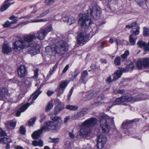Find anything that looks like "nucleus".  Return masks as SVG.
I'll return each mask as SVG.
<instances>
[{"mask_svg":"<svg viewBox=\"0 0 149 149\" xmlns=\"http://www.w3.org/2000/svg\"><path fill=\"white\" fill-rule=\"evenodd\" d=\"M146 43L145 42H143L142 41H139L137 43V44L139 47H144L146 45Z\"/></svg>","mask_w":149,"mask_h":149,"instance_id":"49530a36","label":"nucleus"},{"mask_svg":"<svg viewBox=\"0 0 149 149\" xmlns=\"http://www.w3.org/2000/svg\"><path fill=\"white\" fill-rule=\"evenodd\" d=\"M95 92L93 91H90L87 93L84 96V98L86 100H89L91 99L93 96H95Z\"/></svg>","mask_w":149,"mask_h":149,"instance_id":"bb28decb","label":"nucleus"},{"mask_svg":"<svg viewBox=\"0 0 149 149\" xmlns=\"http://www.w3.org/2000/svg\"><path fill=\"white\" fill-rule=\"evenodd\" d=\"M54 93V92L53 91L50 90L47 91V95L48 96H51Z\"/></svg>","mask_w":149,"mask_h":149,"instance_id":"052dcab7","label":"nucleus"},{"mask_svg":"<svg viewBox=\"0 0 149 149\" xmlns=\"http://www.w3.org/2000/svg\"><path fill=\"white\" fill-rule=\"evenodd\" d=\"M38 68L34 70V75L33 77V78H36L38 77Z\"/></svg>","mask_w":149,"mask_h":149,"instance_id":"3c124183","label":"nucleus"},{"mask_svg":"<svg viewBox=\"0 0 149 149\" xmlns=\"http://www.w3.org/2000/svg\"><path fill=\"white\" fill-rule=\"evenodd\" d=\"M13 46L14 49L16 52L28 47L30 46V45L29 44H26L22 38H20L19 40H17L13 43Z\"/></svg>","mask_w":149,"mask_h":149,"instance_id":"0eeeda50","label":"nucleus"},{"mask_svg":"<svg viewBox=\"0 0 149 149\" xmlns=\"http://www.w3.org/2000/svg\"><path fill=\"white\" fill-rule=\"evenodd\" d=\"M68 49V46L66 42L61 40L55 45L47 46L45 48L46 53L49 55L54 56L56 54L59 55L64 54Z\"/></svg>","mask_w":149,"mask_h":149,"instance_id":"f257e3e1","label":"nucleus"},{"mask_svg":"<svg viewBox=\"0 0 149 149\" xmlns=\"http://www.w3.org/2000/svg\"><path fill=\"white\" fill-rule=\"evenodd\" d=\"M102 102L100 100H98L97 98L96 100H94V102L92 104V105L93 107H96L102 104Z\"/></svg>","mask_w":149,"mask_h":149,"instance_id":"e433bc0d","label":"nucleus"},{"mask_svg":"<svg viewBox=\"0 0 149 149\" xmlns=\"http://www.w3.org/2000/svg\"><path fill=\"white\" fill-rule=\"evenodd\" d=\"M35 34H31L24 36L23 37L24 41L27 44H29L30 46L28 47V53L31 56L34 55L39 53L40 51L39 45L36 43L30 44L34 40L36 39Z\"/></svg>","mask_w":149,"mask_h":149,"instance_id":"f03ea898","label":"nucleus"},{"mask_svg":"<svg viewBox=\"0 0 149 149\" xmlns=\"http://www.w3.org/2000/svg\"><path fill=\"white\" fill-rule=\"evenodd\" d=\"M41 85L39 88L36 90V92L34 93L31 96V97H32V100L34 101L37 98L38 95L41 93V92L39 91V90L41 88Z\"/></svg>","mask_w":149,"mask_h":149,"instance_id":"c756f323","label":"nucleus"},{"mask_svg":"<svg viewBox=\"0 0 149 149\" xmlns=\"http://www.w3.org/2000/svg\"><path fill=\"white\" fill-rule=\"evenodd\" d=\"M53 107V105L51 103H49L46 108V111H49Z\"/></svg>","mask_w":149,"mask_h":149,"instance_id":"de8ad7c7","label":"nucleus"},{"mask_svg":"<svg viewBox=\"0 0 149 149\" xmlns=\"http://www.w3.org/2000/svg\"><path fill=\"white\" fill-rule=\"evenodd\" d=\"M47 19L46 18H43L41 19H32L29 22L28 21H26L25 22H22L19 23L16 26H15L13 27V28H15L17 27H18L20 25L22 24H28L29 23H37V22H45L47 21Z\"/></svg>","mask_w":149,"mask_h":149,"instance_id":"dca6fc26","label":"nucleus"},{"mask_svg":"<svg viewBox=\"0 0 149 149\" xmlns=\"http://www.w3.org/2000/svg\"><path fill=\"white\" fill-rule=\"evenodd\" d=\"M107 140L106 138L102 134L98 135L97 136V148L98 149H102L104 148Z\"/></svg>","mask_w":149,"mask_h":149,"instance_id":"ddd939ff","label":"nucleus"},{"mask_svg":"<svg viewBox=\"0 0 149 149\" xmlns=\"http://www.w3.org/2000/svg\"><path fill=\"white\" fill-rule=\"evenodd\" d=\"M67 83L66 81H62L59 84V87L62 88H64V89H65L66 86L67 85Z\"/></svg>","mask_w":149,"mask_h":149,"instance_id":"79ce46f5","label":"nucleus"},{"mask_svg":"<svg viewBox=\"0 0 149 149\" xmlns=\"http://www.w3.org/2000/svg\"><path fill=\"white\" fill-rule=\"evenodd\" d=\"M52 30V26H49L47 28H42L38 31L37 33V38L40 40L44 39L47 33Z\"/></svg>","mask_w":149,"mask_h":149,"instance_id":"6e6552de","label":"nucleus"},{"mask_svg":"<svg viewBox=\"0 0 149 149\" xmlns=\"http://www.w3.org/2000/svg\"><path fill=\"white\" fill-rule=\"evenodd\" d=\"M44 130L42 127L40 129L34 131L32 134L33 138L34 139H37L40 136V134Z\"/></svg>","mask_w":149,"mask_h":149,"instance_id":"b1692460","label":"nucleus"},{"mask_svg":"<svg viewBox=\"0 0 149 149\" xmlns=\"http://www.w3.org/2000/svg\"><path fill=\"white\" fill-rule=\"evenodd\" d=\"M56 0H46L45 1V3L48 5L52 4Z\"/></svg>","mask_w":149,"mask_h":149,"instance_id":"8fccbe9b","label":"nucleus"},{"mask_svg":"<svg viewBox=\"0 0 149 149\" xmlns=\"http://www.w3.org/2000/svg\"><path fill=\"white\" fill-rule=\"evenodd\" d=\"M58 128V126L54 122L52 121L46 122L42 127V129L45 131L51 130H56Z\"/></svg>","mask_w":149,"mask_h":149,"instance_id":"2eb2a0df","label":"nucleus"},{"mask_svg":"<svg viewBox=\"0 0 149 149\" xmlns=\"http://www.w3.org/2000/svg\"><path fill=\"white\" fill-rule=\"evenodd\" d=\"M49 139H50V140L49 141V142L50 143L52 142L56 143L59 141V138H51V137H50Z\"/></svg>","mask_w":149,"mask_h":149,"instance_id":"c03bdc74","label":"nucleus"},{"mask_svg":"<svg viewBox=\"0 0 149 149\" xmlns=\"http://www.w3.org/2000/svg\"><path fill=\"white\" fill-rule=\"evenodd\" d=\"M58 62L56 63L55 65L53 67L52 69H53L52 71V70H51L50 72H53L54 71L56 68H57L58 66Z\"/></svg>","mask_w":149,"mask_h":149,"instance_id":"bf43d9fd","label":"nucleus"},{"mask_svg":"<svg viewBox=\"0 0 149 149\" xmlns=\"http://www.w3.org/2000/svg\"><path fill=\"white\" fill-rule=\"evenodd\" d=\"M12 0H6L3 3V5L0 8L1 11L2 12L6 10L14 2L10 3Z\"/></svg>","mask_w":149,"mask_h":149,"instance_id":"4be33fe9","label":"nucleus"},{"mask_svg":"<svg viewBox=\"0 0 149 149\" xmlns=\"http://www.w3.org/2000/svg\"><path fill=\"white\" fill-rule=\"evenodd\" d=\"M2 51L4 54H8L12 52V49L8 44L4 43L2 45Z\"/></svg>","mask_w":149,"mask_h":149,"instance_id":"aec40b11","label":"nucleus"},{"mask_svg":"<svg viewBox=\"0 0 149 149\" xmlns=\"http://www.w3.org/2000/svg\"><path fill=\"white\" fill-rule=\"evenodd\" d=\"M129 55V52L128 50L125 51L124 53L120 56L121 61H125L127 59V56Z\"/></svg>","mask_w":149,"mask_h":149,"instance_id":"473e14b6","label":"nucleus"},{"mask_svg":"<svg viewBox=\"0 0 149 149\" xmlns=\"http://www.w3.org/2000/svg\"><path fill=\"white\" fill-rule=\"evenodd\" d=\"M89 37V34H87L86 31L80 33L77 36V44H83L86 42L88 40Z\"/></svg>","mask_w":149,"mask_h":149,"instance_id":"9b49d317","label":"nucleus"},{"mask_svg":"<svg viewBox=\"0 0 149 149\" xmlns=\"http://www.w3.org/2000/svg\"><path fill=\"white\" fill-rule=\"evenodd\" d=\"M65 89L64 88H61L59 87L56 90V92L57 93L58 96H59L61 94L63 93Z\"/></svg>","mask_w":149,"mask_h":149,"instance_id":"4c0bfd02","label":"nucleus"},{"mask_svg":"<svg viewBox=\"0 0 149 149\" xmlns=\"http://www.w3.org/2000/svg\"><path fill=\"white\" fill-rule=\"evenodd\" d=\"M0 135L1 136L3 137L5 136H7V134L1 128H0Z\"/></svg>","mask_w":149,"mask_h":149,"instance_id":"09e8293b","label":"nucleus"},{"mask_svg":"<svg viewBox=\"0 0 149 149\" xmlns=\"http://www.w3.org/2000/svg\"><path fill=\"white\" fill-rule=\"evenodd\" d=\"M104 96L103 94L100 95L97 98L98 100H100L102 102L103 100L105 99Z\"/></svg>","mask_w":149,"mask_h":149,"instance_id":"5fc2aeb1","label":"nucleus"},{"mask_svg":"<svg viewBox=\"0 0 149 149\" xmlns=\"http://www.w3.org/2000/svg\"><path fill=\"white\" fill-rule=\"evenodd\" d=\"M2 142L4 143H9L11 142V139L9 138L4 137H2Z\"/></svg>","mask_w":149,"mask_h":149,"instance_id":"a19ab883","label":"nucleus"},{"mask_svg":"<svg viewBox=\"0 0 149 149\" xmlns=\"http://www.w3.org/2000/svg\"><path fill=\"white\" fill-rule=\"evenodd\" d=\"M113 123V118H110L107 115L102 116L100 120V124L103 132H108L110 130V124Z\"/></svg>","mask_w":149,"mask_h":149,"instance_id":"20e7f679","label":"nucleus"},{"mask_svg":"<svg viewBox=\"0 0 149 149\" xmlns=\"http://www.w3.org/2000/svg\"><path fill=\"white\" fill-rule=\"evenodd\" d=\"M133 122L132 120L127 121L123 122L122 125V127L123 129H127L130 127L131 124Z\"/></svg>","mask_w":149,"mask_h":149,"instance_id":"7c9ffc66","label":"nucleus"},{"mask_svg":"<svg viewBox=\"0 0 149 149\" xmlns=\"http://www.w3.org/2000/svg\"><path fill=\"white\" fill-rule=\"evenodd\" d=\"M32 144L34 146H38L40 147H42L44 145L43 141L41 139L38 141L34 140L32 141Z\"/></svg>","mask_w":149,"mask_h":149,"instance_id":"cd10ccee","label":"nucleus"},{"mask_svg":"<svg viewBox=\"0 0 149 149\" xmlns=\"http://www.w3.org/2000/svg\"><path fill=\"white\" fill-rule=\"evenodd\" d=\"M56 101L58 103V105L56 106L55 110L54 111V113L55 115L57 114L58 113L61 111L64 108V104L62 103L59 99H57Z\"/></svg>","mask_w":149,"mask_h":149,"instance_id":"412c9836","label":"nucleus"},{"mask_svg":"<svg viewBox=\"0 0 149 149\" xmlns=\"http://www.w3.org/2000/svg\"><path fill=\"white\" fill-rule=\"evenodd\" d=\"M8 95V90L7 88L3 87L0 89V96L1 100H5Z\"/></svg>","mask_w":149,"mask_h":149,"instance_id":"f3484780","label":"nucleus"},{"mask_svg":"<svg viewBox=\"0 0 149 149\" xmlns=\"http://www.w3.org/2000/svg\"><path fill=\"white\" fill-rule=\"evenodd\" d=\"M139 27H138L135 31L133 30L130 31L131 34L129 36V41L130 45H133L135 44L137 39L136 36L139 34Z\"/></svg>","mask_w":149,"mask_h":149,"instance_id":"9d476101","label":"nucleus"},{"mask_svg":"<svg viewBox=\"0 0 149 149\" xmlns=\"http://www.w3.org/2000/svg\"><path fill=\"white\" fill-rule=\"evenodd\" d=\"M96 122L97 120L94 118H89L83 122L80 130V135L83 137L88 136L91 133L90 128L95 126Z\"/></svg>","mask_w":149,"mask_h":149,"instance_id":"7ed1b4c3","label":"nucleus"},{"mask_svg":"<svg viewBox=\"0 0 149 149\" xmlns=\"http://www.w3.org/2000/svg\"><path fill=\"white\" fill-rule=\"evenodd\" d=\"M30 7L31 8L33 7V11L31 12V13H35L37 11V8L36 6H35L33 7L31 6Z\"/></svg>","mask_w":149,"mask_h":149,"instance_id":"680f3d73","label":"nucleus"},{"mask_svg":"<svg viewBox=\"0 0 149 149\" xmlns=\"http://www.w3.org/2000/svg\"><path fill=\"white\" fill-rule=\"evenodd\" d=\"M133 100V98L130 95L122 96L117 98L113 103V105L122 104L124 102H130Z\"/></svg>","mask_w":149,"mask_h":149,"instance_id":"1a4fd4ad","label":"nucleus"},{"mask_svg":"<svg viewBox=\"0 0 149 149\" xmlns=\"http://www.w3.org/2000/svg\"><path fill=\"white\" fill-rule=\"evenodd\" d=\"M50 12V9H48L47 10H46L44 12L38 15L37 16V18H40L42 17H44L45 16H46L48 14H49Z\"/></svg>","mask_w":149,"mask_h":149,"instance_id":"f704fd0d","label":"nucleus"},{"mask_svg":"<svg viewBox=\"0 0 149 149\" xmlns=\"http://www.w3.org/2000/svg\"><path fill=\"white\" fill-rule=\"evenodd\" d=\"M79 17L80 18L79 20V23L81 27L85 29L88 28L91 22V18L86 14H80Z\"/></svg>","mask_w":149,"mask_h":149,"instance_id":"39448f33","label":"nucleus"},{"mask_svg":"<svg viewBox=\"0 0 149 149\" xmlns=\"http://www.w3.org/2000/svg\"><path fill=\"white\" fill-rule=\"evenodd\" d=\"M51 119L54 122L60 123L61 122V119L60 117L58 116H52L51 117Z\"/></svg>","mask_w":149,"mask_h":149,"instance_id":"c9c22d12","label":"nucleus"},{"mask_svg":"<svg viewBox=\"0 0 149 149\" xmlns=\"http://www.w3.org/2000/svg\"><path fill=\"white\" fill-rule=\"evenodd\" d=\"M65 108L71 111H75L78 109V107L77 106L71 105H67L66 106Z\"/></svg>","mask_w":149,"mask_h":149,"instance_id":"72a5a7b5","label":"nucleus"},{"mask_svg":"<svg viewBox=\"0 0 149 149\" xmlns=\"http://www.w3.org/2000/svg\"><path fill=\"white\" fill-rule=\"evenodd\" d=\"M41 117L42 119L40 120V122L42 123V122L43 119H45L46 118V116L44 114H42L41 115Z\"/></svg>","mask_w":149,"mask_h":149,"instance_id":"338daca9","label":"nucleus"},{"mask_svg":"<svg viewBox=\"0 0 149 149\" xmlns=\"http://www.w3.org/2000/svg\"><path fill=\"white\" fill-rule=\"evenodd\" d=\"M80 72V70L79 69H77L74 72L73 74H72V77L73 79H72V81H73V79L75 78L79 74Z\"/></svg>","mask_w":149,"mask_h":149,"instance_id":"58836bf2","label":"nucleus"},{"mask_svg":"<svg viewBox=\"0 0 149 149\" xmlns=\"http://www.w3.org/2000/svg\"><path fill=\"white\" fill-rule=\"evenodd\" d=\"M70 118L69 116H67L65 117L64 120V123L66 124L68 122V121L70 120Z\"/></svg>","mask_w":149,"mask_h":149,"instance_id":"69168bd1","label":"nucleus"},{"mask_svg":"<svg viewBox=\"0 0 149 149\" xmlns=\"http://www.w3.org/2000/svg\"><path fill=\"white\" fill-rule=\"evenodd\" d=\"M134 68V63L132 62H131L129 64L127 65L125 68H120V70L121 71H123V72H126L130 70H132Z\"/></svg>","mask_w":149,"mask_h":149,"instance_id":"5701e85b","label":"nucleus"},{"mask_svg":"<svg viewBox=\"0 0 149 149\" xmlns=\"http://www.w3.org/2000/svg\"><path fill=\"white\" fill-rule=\"evenodd\" d=\"M17 74L20 78H23L28 74V71L26 66L23 65H20L17 70Z\"/></svg>","mask_w":149,"mask_h":149,"instance_id":"4468645a","label":"nucleus"},{"mask_svg":"<svg viewBox=\"0 0 149 149\" xmlns=\"http://www.w3.org/2000/svg\"><path fill=\"white\" fill-rule=\"evenodd\" d=\"M121 59L119 56H117L115 58L114 61L115 64L117 65H119L120 64V61Z\"/></svg>","mask_w":149,"mask_h":149,"instance_id":"ea45409f","label":"nucleus"},{"mask_svg":"<svg viewBox=\"0 0 149 149\" xmlns=\"http://www.w3.org/2000/svg\"><path fill=\"white\" fill-rule=\"evenodd\" d=\"M31 17V16L30 15H26L24 17H22L19 18V19H21L22 18L28 19L30 18Z\"/></svg>","mask_w":149,"mask_h":149,"instance_id":"0e129e2a","label":"nucleus"},{"mask_svg":"<svg viewBox=\"0 0 149 149\" xmlns=\"http://www.w3.org/2000/svg\"><path fill=\"white\" fill-rule=\"evenodd\" d=\"M34 102L32 101L30 102V104L29 103H27L23 105H22L19 109L18 111L16 113V115L17 116H20L21 113L24 112L27 108L31 104H32Z\"/></svg>","mask_w":149,"mask_h":149,"instance_id":"6ab92c4d","label":"nucleus"},{"mask_svg":"<svg viewBox=\"0 0 149 149\" xmlns=\"http://www.w3.org/2000/svg\"><path fill=\"white\" fill-rule=\"evenodd\" d=\"M123 72V71L121 70L120 68L119 69V70H116V72L113 74V80L115 81L120 78L122 74V72Z\"/></svg>","mask_w":149,"mask_h":149,"instance_id":"393cba45","label":"nucleus"},{"mask_svg":"<svg viewBox=\"0 0 149 149\" xmlns=\"http://www.w3.org/2000/svg\"><path fill=\"white\" fill-rule=\"evenodd\" d=\"M3 26L5 28L10 26V22L8 21H7L4 24H3Z\"/></svg>","mask_w":149,"mask_h":149,"instance_id":"4d7b16f0","label":"nucleus"},{"mask_svg":"<svg viewBox=\"0 0 149 149\" xmlns=\"http://www.w3.org/2000/svg\"><path fill=\"white\" fill-rule=\"evenodd\" d=\"M132 28H133L134 27H136V29L137 27H139L137 26V24L136 22H134L131 24Z\"/></svg>","mask_w":149,"mask_h":149,"instance_id":"13d9d810","label":"nucleus"},{"mask_svg":"<svg viewBox=\"0 0 149 149\" xmlns=\"http://www.w3.org/2000/svg\"><path fill=\"white\" fill-rule=\"evenodd\" d=\"M20 133L22 134H24L25 133V130L23 126H21L19 129Z\"/></svg>","mask_w":149,"mask_h":149,"instance_id":"6e6d98bb","label":"nucleus"},{"mask_svg":"<svg viewBox=\"0 0 149 149\" xmlns=\"http://www.w3.org/2000/svg\"><path fill=\"white\" fill-rule=\"evenodd\" d=\"M114 92L116 93H118L119 94H123L125 92L124 90H120L118 89H116L114 90Z\"/></svg>","mask_w":149,"mask_h":149,"instance_id":"603ef678","label":"nucleus"},{"mask_svg":"<svg viewBox=\"0 0 149 149\" xmlns=\"http://www.w3.org/2000/svg\"><path fill=\"white\" fill-rule=\"evenodd\" d=\"M86 112V110L83 109L72 116V119L74 120H79L84 116Z\"/></svg>","mask_w":149,"mask_h":149,"instance_id":"a211bd4d","label":"nucleus"},{"mask_svg":"<svg viewBox=\"0 0 149 149\" xmlns=\"http://www.w3.org/2000/svg\"><path fill=\"white\" fill-rule=\"evenodd\" d=\"M88 72L86 70L84 71L81 73V79L82 80V82L84 84L86 83V81H85V79L88 75Z\"/></svg>","mask_w":149,"mask_h":149,"instance_id":"2f4dec72","label":"nucleus"},{"mask_svg":"<svg viewBox=\"0 0 149 149\" xmlns=\"http://www.w3.org/2000/svg\"><path fill=\"white\" fill-rule=\"evenodd\" d=\"M16 122H13L12 121H8L6 125L7 128L9 129H11L12 128H14L16 125Z\"/></svg>","mask_w":149,"mask_h":149,"instance_id":"c85d7f7f","label":"nucleus"},{"mask_svg":"<svg viewBox=\"0 0 149 149\" xmlns=\"http://www.w3.org/2000/svg\"><path fill=\"white\" fill-rule=\"evenodd\" d=\"M87 12L88 14H89L92 17L97 19L100 16V9L96 6H94L91 7L88 10Z\"/></svg>","mask_w":149,"mask_h":149,"instance_id":"423d86ee","label":"nucleus"},{"mask_svg":"<svg viewBox=\"0 0 149 149\" xmlns=\"http://www.w3.org/2000/svg\"><path fill=\"white\" fill-rule=\"evenodd\" d=\"M143 35L145 36H147L149 35V29L144 27Z\"/></svg>","mask_w":149,"mask_h":149,"instance_id":"37998d69","label":"nucleus"},{"mask_svg":"<svg viewBox=\"0 0 149 149\" xmlns=\"http://www.w3.org/2000/svg\"><path fill=\"white\" fill-rule=\"evenodd\" d=\"M17 19H14V20H13V21L10 22V26L13 24L16 23H17Z\"/></svg>","mask_w":149,"mask_h":149,"instance_id":"774afa93","label":"nucleus"},{"mask_svg":"<svg viewBox=\"0 0 149 149\" xmlns=\"http://www.w3.org/2000/svg\"><path fill=\"white\" fill-rule=\"evenodd\" d=\"M36 120V117H34L32 118L29 121V125L30 126L32 125L34 123Z\"/></svg>","mask_w":149,"mask_h":149,"instance_id":"a18cd8bd","label":"nucleus"},{"mask_svg":"<svg viewBox=\"0 0 149 149\" xmlns=\"http://www.w3.org/2000/svg\"><path fill=\"white\" fill-rule=\"evenodd\" d=\"M146 44V45L144 46V50L145 52H148L149 51V47Z\"/></svg>","mask_w":149,"mask_h":149,"instance_id":"e2e57ef3","label":"nucleus"},{"mask_svg":"<svg viewBox=\"0 0 149 149\" xmlns=\"http://www.w3.org/2000/svg\"><path fill=\"white\" fill-rule=\"evenodd\" d=\"M137 67L139 69L149 67V59L144 58L139 60L136 64Z\"/></svg>","mask_w":149,"mask_h":149,"instance_id":"f8f14e48","label":"nucleus"},{"mask_svg":"<svg viewBox=\"0 0 149 149\" xmlns=\"http://www.w3.org/2000/svg\"><path fill=\"white\" fill-rule=\"evenodd\" d=\"M106 81L109 83L113 81V79H112L111 78V76L110 75L107 77L105 79Z\"/></svg>","mask_w":149,"mask_h":149,"instance_id":"864d4df0","label":"nucleus"},{"mask_svg":"<svg viewBox=\"0 0 149 149\" xmlns=\"http://www.w3.org/2000/svg\"><path fill=\"white\" fill-rule=\"evenodd\" d=\"M64 20L66 21L68 24L70 25L76 22V19L72 17H68L67 16H65L64 17Z\"/></svg>","mask_w":149,"mask_h":149,"instance_id":"a878e982","label":"nucleus"}]
</instances>
